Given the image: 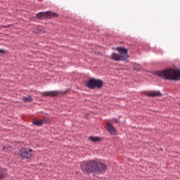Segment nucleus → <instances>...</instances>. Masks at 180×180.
Wrapping results in <instances>:
<instances>
[{
    "mask_svg": "<svg viewBox=\"0 0 180 180\" xmlns=\"http://www.w3.org/2000/svg\"><path fill=\"white\" fill-rule=\"evenodd\" d=\"M80 168L85 175L89 174H105L108 167L105 163L96 160L84 161L81 164Z\"/></svg>",
    "mask_w": 180,
    "mask_h": 180,
    "instance_id": "f257e3e1",
    "label": "nucleus"
},
{
    "mask_svg": "<svg viewBox=\"0 0 180 180\" xmlns=\"http://www.w3.org/2000/svg\"><path fill=\"white\" fill-rule=\"evenodd\" d=\"M155 75L162 78V79H167L169 81H178L180 79V70L169 68L164 70L157 71L155 72Z\"/></svg>",
    "mask_w": 180,
    "mask_h": 180,
    "instance_id": "f03ea898",
    "label": "nucleus"
},
{
    "mask_svg": "<svg viewBox=\"0 0 180 180\" xmlns=\"http://www.w3.org/2000/svg\"><path fill=\"white\" fill-rule=\"evenodd\" d=\"M85 85L90 89H93V88H101V86H103V82L101 79H96L93 78L86 82Z\"/></svg>",
    "mask_w": 180,
    "mask_h": 180,
    "instance_id": "7ed1b4c3",
    "label": "nucleus"
},
{
    "mask_svg": "<svg viewBox=\"0 0 180 180\" xmlns=\"http://www.w3.org/2000/svg\"><path fill=\"white\" fill-rule=\"evenodd\" d=\"M19 155L25 160H30V158H32L33 155H34V153H33V150L30 148H22L19 151Z\"/></svg>",
    "mask_w": 180,
    "mask_h": 180,
    "instance_id": "20e7f679",
    "label": "nucleus"
},
{
    "mask_svg": "<svg viewBox=\"0 0 180 180\" xmlns=\"http://www.w3.org/2000/svg\"><path fill=\"white\" fill-rule=\"evenodd\" d=\"M117 51L119 53L120 61H126L129 58V54H127V49L122 47L117 48Z\"/></svg>",
    "mask_w": 180,
    "mask_h": 180,
    "instance_id": "39448f33",
    "label": "nucleus"
},
{
    "mask_svg": "<svg viewBox=\"0 0 180 180\" xmlns=\"http://www.w3.org/2000/svg\"><path fill=\"white\" fill-rule=\"evenodd\" d=\"M57 13H53L51 11H46V12H40L37 14V17L39 19H41V18H47L50 19L51 18H57Z\"/></svg>",
    "mask_w": 180,
    "mask_h": 180,
    "instance_id": "423d86ee",
    "label": "nucleus"
},
{
    "mask_svg": "<svg viewBox=\"0 0 180 180\" xmlns=\"http://www.w3.org/2000/svg\"><path fill=\"white\" fill-rule=\"evenodd\" d=\"M146 96L154 98L155 96H162V94L158 91H150L145 93Z\"/></svg>",
    "mask_w": 180,
    "mask_h": 180,
    "instance_id": "0eeeda50",
    "label": "nucleus"
},
{
    "mask_svg": "<svg viewBox=\"0 0 180 180\" xmlns=\"http://www.w3.org/2000/svg\"><path fill=\"white\" fill-rule=\"evenodd\" d=\"M106 129L109 133H110L112 136H115L116 134V129L113 127V125H112L110 123L107 122L106 124Z\"/></svg>",
    "mask_w": 180,
    "mask_h": 180,
    "instance_id": "6e6552de",
    "label": "nucleus"
},
{
    "mask_svg": "<svg viewBox=\"0 0 180 180\" xmlns=\"http://www.w3.org/2000/svg\"><path fill=\"white\" fill-rule=\"evenodd\" d=\"M58 91H44L42 93L43 96H58Z\"/></svg>",
    "mask_w": 180,
    "mask_h": 180,
    "instance_id": "1a4fd4ad",
    "label": "nucleus"
},
{
    "mask_svg": "<svg viewBox=\"0 0 180 180\" xmlns=\"http://www.w3.org/2000/svg\"><path fill=\"white\" fill-rule=\"evenodd\" d=\"M110 58H111V60H114V61H120V55L115 53H112L110 56Z\"/></svg>",
    "mask_w": 180,
    "mask_h": 180,
    "instance_id": "9d476101",
    "label": "nucleus"
},
{
    "mask_svg": "<svg viewBox=\"0 0 180 180\" xmlns=\"http://www.w3.org/2000/svg\"><path fill=\"white\" fill-rule=\"evenodd\" d=\"M6 176V169L0 167V179Z\"/></svg>",
    "mask_w": 180,
    "mask_h": 180,
    "instance_id": "9b49d317",
    "label": "nucleus"
},
{
    "mask_svg": "<svg viewBox=\"0 0 180 180\" xmlns=\"http://www.w3.org/2000/svg\"><path fill=\"white\" fill-rule=\"evenodd\" d=\"M89 140H90L93 143H99V141H101V138L98 136H90L89 138Z\"/></svg>",
    "mask_w": 180,
    "mask_h": 180,
    "instance_id": "f8f14e48",
    "label": "nucleus"
},
{
    "mask_svg": "<svg viewBox=\"0 0 180 180\" xmlns=\"http://www.w3.org/2000/svg\"><path fill=\"white\" fill-rule=\"evenodd\" d=\"M22 101H24L25 103H27V102H32V101H33V97L30 96H24Z\"/></svg>",
    "mask_w": 180,
    "mask_h": 180,
    "instance_id": "ddd939ff",
    "label": "nucleus"
},
{
    "mask_svg": "<svg viewBox=\"0 0 180 180\" xmlns=\"http://www.w3.org/2000/svg\"><path fill=\"white\" fill-rule=\"evenodd\" d=\"M44 123V121L35 120L33 122V124L35 126H41L42 124Z\"/></svg>",
    "mask_w": 180,
    "mask_h": 180,
    "instance_id": "4468645a",
    "label": "nucleus"
},
{
    "mask_svg": "<svg viewBox=\"0 0 180 180\" xmlns=\"http://www.w3.org/2000/svg\"><path fill=\"white\" fill-rule=\"evenodd\" d=\"M134 69L136 71H140L141 70V65H139V64H134Z\"/></svg>",
    "mask_w": 180,
    "mask_h": 180,
    "instance_id": "2eb2a0df",
    "label": "nucleus"
},
{
    "mask_svg": "<svg viewBox=\"0 0 180 180\" xmlns=\"http://www.w3.org/2000/svg\"><path fill=\"white\" fill-rule=\"evenodd\" d=\"M0 54H5V50L0 49Z\"/></svg>",
    "mask_w": 180,
    "mask_h": 180,
    "instance_id": "dca6fc26",
    "label": "nucleus"
},
{
    "mask_svg": "<svg viewBox=\"0 0 180 180\" xmlns=\"http://www.w3.org/2000/svg\"><path fill=\"white\" fill-rule=\"evenodd\" d=\"M3 151H5L6 153V147H3Z\"/></svg>",
    "mask_w": 180,
    "mask_h": 180,
    "instance_id": "f3484780",
    "label": "nucleus"
},
{
    "mask_svg": "<svg viewBox=\"0 0 180 180\" xmlns=\"http://www.w3.org/2000/svg\"><path fill=\"white\" fill-rule=\"evenodd\" d=\"M115 122L117 123V122H118L117 120H116Z\"/></svg>",
    "mask_w": 180,
    "mask_h": 180,
    "instance_id": "a211bd4d",
    "label": "nucleus"
}]
</instances>
